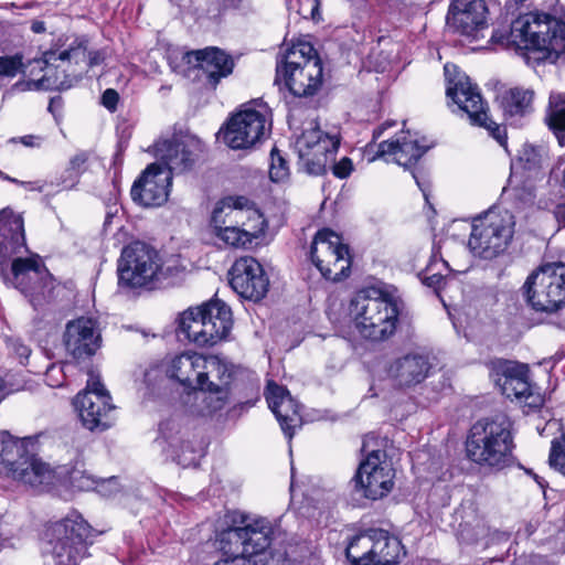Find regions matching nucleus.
<instances>
[{
	"mask_svg": "<svg viewBox=\"0 0 565 565\" xmlns=\"http://www.w3.org/2000/svg\"><path fill=\"white\" fill-rule=\"evenodd\" d=\"M24 221L10 207L0 211V276L7 286L18 289L33 309L44 311L53 299L54 278L36 254L29 257Z\"/></svg>",
	"mask_w": 565,
	"mask_h": 565,
	"instance_id": "nucleus-1",
	"label": "nucleus"
},
{
	"mask_svg": "<svg viewBox=\"0 0 565 565\" xmlns=\"http://www.w3.org/2000/svg\"><path fill=\"white\" fill-rule=\"evenodd\" d=\"M231 398L236 403L228 408L227 416L243 413L259 399V385L256 380L244 376L242 370L228 359L220 355H205L198 388L190 413L199 417H212L221 412Z\"/></svg>",
	"mask_w": 565,
	"mask_h": 565,
	"instance_id": "nucleus-2",
	"label": "nucleus"
},
{
	"mask_svg": "<svg viewBox=\"0 0 565 565\" xmlns=\"http://www.w3.org/2000/svg\"><path fill=\"white\" fill-rule=\"evenodd\" d=\"M33 445L25 439H10L2 443L0 468L13 480L34 491H49L56 479L72 489L90 491L102 488L105 483L117 484V478L97 479L84 468L82 455L76 452L73 463H65L52 470L39 459L29 447Z\"/></svg>",
	"mask_w": 565,
	"mask_h": 565,
	"instance_id": "nucleus-3",
	"label": "nucleus"
},
{
	"mask_svg": "<svg viewBox=\"0 0 565 565\" xmlns=\"http://www.w3.org/2000/svg\"><path fill=\"white\" fill-rule=\"evenodd\" d=\"M508 43L527 65L555 63L565 56V21L547 13H526L512 22Z\"/></svg>",
	"mask_w": 565,
	"mask_h": 565,
	"instance_id": "nucleus-4",
	"label": "nucleus"
},
{
	"mask_svg": "<svg viewBox=\"0 0 565 565\" xmlns=\"http://www.w3.org/2000/svg\"><path fill=\"white\" fill-rule=\"evenodd\" d=\"M117 271L120 286L152 290L181 284L185 268L178 259L161 262L154 248L137 241L124 247Z\"/></svg>",
	"mask_w": 565,
	"mask_h": 565,
	"instance_id": "nucleus-5",
	"label": "nucleus"
},
{
	"mask_svg": "<svg viewBox=\"0 0 565 565\" xmlns=\"http://www.w3.org/2000/svg\"><path fill=\"white\" fill-rule=\"evenodd\" d=\"M467 458L489 471H501L513 465L515 448L511 423L497 416L477 420L469 429L466 443Z\"/></svg>",
	"mask_w": 565,
	"mask_h": 565,
	"instance_id": "nucleus-6",
	"label": "nucleus"
},
{
	"mask_svg": "<svg viewBox=\"0 0 565 565\" xmlns=\"http://www.w3.org/2000/svg\"><path fill=\"white\" fill-rule=\"evenodd\" d=\"M233 327L231 308L220 299H212L200 307L189 308L177 319L179 341L198 347H213L225 340Z\"/></svg>",
	"mask_w": 565,
	"mask_h": 565,
	"instance_id": "nucleus-7",
	"label": "nucleus"
},
{
	"mask_svg": "<svg viewBox=\"0 0 565 565\" xmlns=\"http://www.w3.org/2000/svg\"><path fill=\"white\" fill-rule=\"evenodd\" d=\"M364 459L360 462L353 478L348 483L344 497L348 504L363 507L365 500L385 497L394 486L395 471L384 449H370V440L362 445Z\"/></svg>",
	"mask_w": 565,
	"mask_h": 565,
	"instance_id": "nucleus-8",
	"label": "nucleus"
},
{
	"mask_svg": "<svg viewBox=\"0 0 565 565\" xmlns=\"http://www.w3.org/2000/svg\"><path fill=\"white\" fill-rule=\"evenodd\" d=\"M339 145L338 134H324L316 121H310L296 141L303 172L319 177L332 169L334 177H349L353 171L352 160L343 157L339 162L334 161Z\"/></svg>",
	"mask_w": 565,
	"mask_h": 565,
	"instance_id": "nucleus-9",
	"label": "nucleus"
},
{
	"mask_svg": "<svg viewBox=\"0 0 565 565\" xmlns=\"http://www.w3.org/2000/svg\"><path fill=\"white\" fill-rule=\"evenodd\" d=\"M98 534L77 511L50 523L44 535L51 545L52 565H77L89 556L88 547Z\"/></svg>",
	"mask_w": 565,
	"mask_h": 565,
	"instance_id": "nucleus-10",
	"label": "nucleus"
},
{
	"mask_svg": "<svg viewBox=\"0 0 565 565\" xmlns=\"http://www.w3.org/2000/svg\"><path fill=\"white\" fill-rule=\"evenodd\" d=\"M446 95L465 113L471 125L483 127L500 146L507 147L505 129L492 121L488 116V105L482 98L479 87L455 64L444 66Z\"/></svg>",
	"mask_w": 565,
	"mask_h": 565,
	"instance_id": "nucleus-11",
	"label": "nucleus"
},
{
	"mask_svg": "<svg viewBox=\"0 0 565 565\" xmlns=\"http://www.w3.org/2000/svg\"><path fill=\"white\" fill-rule=\"evenodd\" d=\"M360 334L371 341H384L396 331L399 303L386 295L372 297L369 291H360L350 303Z\"/></svg>",
	"mask_w": 565,
	"mask_h": 565,
	"instance_id": "nucleus-12",
	"label": "nucleus"
},
{
	"mask_svg": "<svg viewBox=\"0 0 565 565\" xmlns=\"http://www.w3.org/2000/svg\"><path fill=\"white\" fill-rule=\"evenodd\" d=\"M243 555L257 561L255 565H269L275 556H282L290 565H302L291 557L292 545L286 544L287 533L281 529L280 521L266 518L248 520L242 518Z\"/></svg>",
	"mask_w": 565,
	"mask_h": 565,
	"instance_id": "nucleus-13",
	"label": "nucleus"
},
{
	"mask_svg": "<svg viewBox=\"0 0 565 565\" xmlns=\"http://www.w3.org/2000/svg\"><path fill=\"white\" fill-rule=\"evenodd\" d=\"M514 216L508 210L491 207L473 218L468 241L470 252L493 259L509 246L514 234Z\"/></svg>",
	"mask_w": 565,
	"mask_h": 565,
	"instance_id": "nucleus-14",
	"label": "nucleus"
},
{
	"mask_svg": "<svg viewBox=\"0 0 565 565\" xmlns=\"http://www.w3.org/2000/svg\"><path fill=\"white\" fill-rule=\"evenodd\" d=\"M271 117V109L262 98L249 100L230 117L220 135L230 148L248 149L269 135Z\"/></svg>",
	"mask_w": 565,
	"mask_h": 565,
	"instance_id": "nucleus-15",
	"label": "nucleus"
},
{
	"mask_svg": "<svg viewBox=\"0 0 565 565\" xmlns=\"http://www.w3.org/2000/svg\"><path fill=\"white\" fill-rule=\"evenodd\" d=\"M404 546L383 529H369L347 537L345 557L351 565H396Z\"/></svg>",
	"mask_w": 565,
	"mask_h": 565,
	"instance_id": "nucleus-16",
	"label": "nucleus"
},
{
	"mask_svg": "<svg viewBox=\"0 0 565 565\" xmlns=\"http://www.w3.org/2000/svg\"><path fill=\"white\" fill-rule=\"evenodd\" d=\"M521 290L525 302L534 311L557 312L565 307V264L541 266L527 276Z\"/></svg>",
	"mask_w": 565,
	"mask_h": 565,
	"instance_id": "nucleus-17",
	"label": "nucleus"
},
{
	"mask_svg": "<svg viewBox=\"0 0 565 565\" xmlns=\"http://www.w3.org/2000/svg\"><path fill=\"white\" fill-rule=\"evenodd\" d=\"M309 258L326 280L341 281L350 274L349 246L330 228L319 230L310 245Z\"/></svg>",
	"mask_w": 565,
	"mask_h": 565,
	"instance_id": "nucleus-18",
	"label": "nucleus"
},
{
	"mask_svg": "<svg viewBox=\"0 0 565 565\" xmlns=\"http://www.w3.org/2000/svg\"><path fill=\"white\" fill-rule=\"evenodd\" d=\"M199 146V141L192 138L157 141L153 145L157 161L148 164L139 177H174L188 172L196 160Z\"/></svg>",
	"mask_w": 565,
	"mask_h": 565,
	"instance_id": "nucleus-19",
	"label": "nucleus"
},
{
	"mask_svg": "<svg viewBox=\"0 0 565 565\" xmlns=\"http://www.w3.org/2000/svg\"><path fill=\"white\" fill-rule=\"evenodd\" d=\"M110 395L98 377H90L86 390L74 398V407L82 425L90 431H104L111 426L109 413L114 409Z\"/></svg>",
	"mask_w": 565,
	"mask_h": 565,
	"instance_id": "nucleus-20",
	"label": "nucleus"
},
{
	"mask_svg": "<svg viewBox=\"0 0 565 565\" xmlns=\"http://www.w3.org/2000/svg\"><path fill=\"white\" fill-rule=\"evenodd\" d=\"M230 285L243 299L260 301L269 290V278L262 264L254 257L236 259L230 269Z\"/></svg>",
	"mask_w": 565,
	"mask_h": 565,
	"instance_id": "nucleus-21",
	"label": "nucleus"
},
{
	"mask_svg": "<svg viewBox=\"0 0 565 565\" xmlns=\"http://www.w3.org/2000/svg\"><path fill=\"white\" fill-rule=\"evenodd\" d=\"M63 344L73 359H90L102 344L97 320L79 317L68 321L63 333Z\"/></svg>",
	"mask_w": 565,
	"mask_h": 565,
	"instance_id": "nucleus-22",
	"label": "nucleus"
},
{
	"mask_svg": "<svg viewBox=\"0 0 565 565\" xmlns=\"http://www.w3.org/2000/svg\"><path fill=\"white\" fill-rule=\"evenodd\" d=\"M322 79L320 60H307L298 67H276L275 83L284 84L289 92L298 97L313 95Z\"/></svg>",
	"mask_w": 565,
	"mask_h": 565,
	"instance_id": "nucleus-23",
	"label": "nucleus"
},
{
	"mask_svg": "<svg viewBox=\"0 0 565 565\" xmlns=\"http://www.w3.org/2000/svg\"><path fill=\"white\" fill-rule=\"evenodd\" d=\"M487 15L484 0H454L449 7L447 23L461 34L476 39L488 26Z\"/></svg>",
	"mask_w": 565,
	"mask_h": 565,
	"instance_id": "nucleus-24",
	"label": "nucleus"
},
{
	"mask_svg": "<svg viewBox=\"0 0 565 565\" xmlns=\"http://www.w3.org/2000/svg\"><path fill=\"white\" fill-rule=\"evenodd\" d=\"M268 407L275 415L280 428L288 440L295 435V428L300 423V406L289 391L274 381H268L265 391Z\"/></svg>",
	"mask_w": 565,
	"mask_h": 565,
	"instance_id": "nucleus-25",
	"label": "nucleus"
},
{
	"mask_svg": "<svg viewBox=\"0 0 565 565\" xmlns=\"http://www.w3.org/2000/svg\"><path fill=\"white\" fill-rule=\"evenodd\" d=\"M431 369L428 354L409 353L392 362L387 374L395 386L404 388L422 383L429 376Z\"/></svg>",
	"mask_w": 565,
	"mask_h": 565,
	"instance_id": "nucleus-26",
	"label": "nucleus"
},
{
	"mask_svg": "<svg viewBox=\"0 0 565 565\" xmlns=\"http://www.w3.org/2000/svg\"><path fill=\"white\" fill-rule=\"evenodd\" d=\"M186 57L189 63L196 62V66L203 72L213 88L222 78L230 76L235 66L233 57L215 46L192 51L186 54Z\"/></svg>",
	"mask_w": 565,
	"mask_h": 565,
	"instance_id": "nucleus-27",
	"label": "nucleus"
},
{
	"mask_svg": "<svg viewBox=\"0 0 565 565\" xmlns=\"http://www.w3.org/2000/svg\"><path fill=\"white\" fill-rule=\"evenodd\" d=\"M494 370L499 376L495 382L508 398L527 399L532 396L526 364L498 360L494 362Z\"/></svg>",
	"mask_w": 565,
	"mask_h": 565,
	"instance_id": "nucleus-28",
	"label": "nucleus"
},
{
	"mask_svg": "<svg viewBox=\"0 0 565 565\" xmlns=\"http://www.w3.org/2000/svg\"><path fill=\"white\" fill-rule=\"evenodd\" d=\"M154 445L162 454L173 459L180 458L186 451L198 454V457H202L206 446L201 441L198 448H193L189 441H185L183 439L181 422L175 417L167 418L159 424Z\"/></svg>",
	"mask_w": 565,
	"mask_h": 565,
	"instance_id": "nucleus-29",
	"label": "nucleus"
},
{
	"mask_svg": "<svg viewBox=\"0 0 565 565\" xmlns=\"http://www.w3.org/2000/svg\"><path fill=\"white\" fill-rule=\"evenodd\" d=\"M429 149V146L418 143V140L402 136L391 141H383L379 146L377 154L387 162H395L414 174L413 168Z\"/></svg>",
	"mask_w": 565,
	"mask_h": 565,
	"instance_id": "nucleus-30",
	"label": "nucleus"
},
{
	"mask_svg": "<svg viewBox=\"0 0 565 565\" xmlns=\"http://www.w3.org/2000/svg\"><path fill=\"white\" fill-rule=\"evenodd\" d=\"M205 355L195 352H184L174 356L167 370L169 377L179 382L194 399L198 388V375L201 373Z\"/></svg>",
	"mask_w": 565,
	"mask_h": 565,
	"instance_id": "nucleus-31",
	"label": "nucleus"
},
{
	"mask_svg": "<svg viewBox=\"0 0 565 565\" xmlns=\"http://www.w3.org/2000/svg\"><path fill=\"white\" fill-rule=\"evenodd\" d=\"M173 179H136L131 186V199L145 206H160L167 202Z\"/></svg>",
	"mask_w": 565,
	"mask_h": 565,
	"instance_id": "nucleus-32",
	"label": "nucleus"
},
{
	"mask_svg": "<svg viewBox=\"0 0 565 565\" xmlns=\"http://www.w3.org/2000/svg\"><path fill=\"white\" fill-rule=\"evenodd\" d=\"M53 61H57L56 51H47L41 58H36L32 62L30 74L33 75L35 68L43 72L44 74L40 78H30L18 81L13 86V92H28V90H52L54 87L62 86V82L56 77L51 76L49 73L54 71L52 64Z\"/></svg>",
	"mask_w": 565,
	"mask_h": 565,
	"instance_id": "nucleus-33",
	"label": "nucleus"
},
{
	"mask_svg": "<svg viewBox=\"0 0 565 565\" xmlns=\"http://www.w3.org/2000/svg\"><path fill=\"white\" fill-rule=\"evenodd\" d=\"M105 60L103 51H88L87 40L85 38H76L67 49L57 52V61L62 64L74 63L79 66V75L89 67L99 65Z\"/></svg>",
	"mask_w": 565,
	"mask_h": 565,
	"instance_id": "nucleus-34",
	"label": "nucleus"
},
{
	"mask_svg": "<svg viewBox=\"0 0 565 565\" xmlns=\"http://www.w3.org/2000/svg\"><path fill=\"white\" fill-rule=\"evenodd\" d=\"M100 186L105 188L106 192H99L97 195L103 200L106 206L105 220L103 223V232L105 234L113 231V225L116 223V228L120 227V221L118 217V212L120 210V205L118 203L120 188L119 180L120 179H99Z\"/></svg>",
	"mask_w": 565,
	"mask_h": 565,
	"instance_id": "nucleus-35",
	"label": "nucleus"
},
{
	"mask_svg": "<svg viewBox=\"0 0 565 565\" xmlns=\"http://www.w3.org/2000/svg\"><path fill=\"white\" fill-rule=\"evenodd\" d=\"M534 93L530 89L510 88L500 97L501 107L509 117L524 116L532 110Z\"/></svg>",
	"mask_w": 565,
	"mask_h": 565,
	"instance_id": "nucleus-36",
	"label": "nucleus"
},
{
	"mask_svg": "<svg viewBox=\"0 0 565 565\" xmlns=\"http://www.w3.org/2000/svg\"><path fill=\"white\" fill-rule=\"evenodd\" d=\"M502 196L515 209L522 210L534 204V186L530 183V179H508V184L502 190Z\"/></svg>",
	"mask_w": 565,
	"mask_h": 565,
	"instance_id": "nucleus-37",
	"label": "nucleus"
},
{
	"mask_svg": "<svg viewBox=\"0 0 565 565\" xmlns=\"http://www.w3.org/2000/svg\"><path fill=\"white\" fill-rule=\"evenodd\" d=\"M561 146L565 145V93H552L546 116Z\"/></svg>",
	"mask_w": 565,
	"mask_h": 565,
	"instance_id": "nucleus-38",
	"label": "nucleus"
},
{
	"mask_svg": "<svg viewBox=\"0 0 565 565\" xmlns=\"http://www.w3.org/2000/svg\"><path fill=\"white\" fill-rule=\"evenodd\" d=\"M242 525L228 526L217 533L215 545L222 554L230 558L234 555H243Z\"/></svg>",
	"mask_w": 565,
	"mask_h": 565,
	"instance_id": "nucleus-39",
	"label": "nucleus"
},
{
	"mask_svg": "<svg viewBox=\"0 0 565 565\" xmlns=\"http://www.w3.org/2000/svg\"><path fill=\"white\" fill-rule=\"evenodd\" d=\"M14 182L22 189L28 192H39L43 193L44 196H53L62 190H68L75 186V184L67 183V181H72L73 179H55L56 184L53 181H47L46 179H34V180H20V179H9Z\"/></svg>",
	"mask_w": 565,
	"mask_h": 565,
	"instance_id": "nucleus-40",
	"label": "nucleus"
},
{
	"mask_svg": "<svg viewBox=\"0 0 565 565\" xmlns=\"http://www.w3.org/2000/svg\"><path fill=\"white\" fill-rule=\"evenodd\" d=\"M213 233L226 246L235 248H246L250 246L254 239L258 238L259 236V234L256 232H248L232 224L225 225L224 227L218 228Z\"/></svg>",
	"mask_w": 565,
	"mask_h": 565,
	"instance_id": "nucleus-41",
	"label": "nucleus"
},
{
	"mask_svg": "<svg viewBox=\"0 0 565 565\" xmlns=\"http://www.w3.org/2000/svg\"><path fill=\"white\" fill-rule=\"evenodd\" d=\"M307 60H320L315 47L308 42L294 44L282 55L281 61L277 62L276 67H298L305 64Z\"/></svg>",
	"mask_w": 565,
	"mask_h": 565,
	"instance_id": "nucleus-42",
	"label": "nucleus"
},
{
	"mask_svg": "<svg viewBox=\"0 0 565 565\" xmlns=\"http://www.w3.org/2000/svg\"><path fill=\"white\" fill-rule=\"evenodd\" d=\"M542 149H537L530 145H524L519 151L518 159L512 163V169L520 166L527 172H536L543 160Z\"/></svg>",
	"mask_w": 565,
	"mask_h": 565,
	"instance_id": "nucleus-43",
	"label": "nucleus"
},
{
	"mask_svg": "<svg viewBox=\"0 0 565 565\" xmlns=\"http://www.w3.org/2000/svg\"><path fill=\"white\" fill-rule=\"evenodd\" d=\"M548 462L552 468L565 476V434L559 440L552 441Z\"/></svg>",
	"mask_w": 565,
	"mask_h": 565,
	"instance_id": "nucleus-44",
	"label": "nucleus"
},
{
	"mask_svg": "<svg viewBox=\"0 0 565 565\" xmlns=\"http://www.w3.org/2000/svg\"><path fill=\"white\" fill-rule=\"evenodd\" d=\"M257 561L248 559L246 555H234V557H225L216 561L213 565H255ZM269 565H290L288 559L282 556H275L269 562Z\"/></svg>",
	"mask_w": 565,
	"mask_h": 565,
	"instance_id": "nucleus-45",
	"label": "nucleus"
},
{
	"mask_svg": "<svg viewBox=\"0 0 565 565\" xmlns=\"http://www.w3.org/2000/svg\"><path fill=\"white\" fill-rule=\"evenodd\" d=\"M58 61H53V68L54 71L52 73H49L51 76L56 77L60 82H62V86L54 87L52 90H62L67 89L72 87L74 82H77L79 78V74H75V71L72 72V74H67L66 68H62L60 71L61 64H56Z\"/></svg>",
	"mask_w": 565,
	"mask_h": 565,
	"instance_id": "nucleus-46",
	"label": "nucleus"
},
{
	"mask_svg": "<svg viewBox=\"0 0 565 565\" xmlns=\"http://www.w3.org/2000/svg\"><path fill=\"white\" fill-rule=\"evenodd\" d=\"M288 174L289 169L287 167L286 159L277 149L274 148L270 152V166L268 177H287Z\"/></svg>",
	"mask_w": 565,
	"mask_h": 565,
	"instance_id": "nucleus-47",
	"label": "nucleus"
},
{
	"mask_svg": "<svg viewBox=\"0 0 565 565\" xmlns=\"http://www.w3.org/2000/svg\"><path fill=\"white\" fill-rule=\"evenodd\" d=\"M226 213H228V206L226 203H223V199H221L215 204L210 218V225L213 227V232L227 225V218L231 216H227Z\"/></svg>",
	"mask_w": 565,
	"mask_h": 565,
	"instance_id": "nucleus-48",
	"label": "nucleus"
},
{
	"mask_svg": "<svg viewBox=\"0 0 565 565\" xmlns=\"http://www.w3.org/2000/svg\"><path fill=\"white\" fill-rule=\"evenodd\" d=\"M449 270H444L441 268H437L431 271H428V269H424L419 274V278L425 286L438 290L446 278V273Z\"/></svg>",
	"mask_w": 565,
	"mask_h": 565,
	"instance_id": "nucleus-49",
	"label": "nucleus"
},
{
	"mask_svg": "<svg viewBox=\"0 0 565 565\" xmlns=\"http://www.w3.org/2000/svg\"><path fill=\"white\" fill-rule=\"evenodd\" d=\"M92 163L90 156L87 152H78L71 159L70 169L73 173L84 174L93 172V170L88 169Z\"/></svg>",
	"mask_w": 565,
	"mask_h": 565,
	"instance_id": "nucleus-50",
	"label": "nucleus"
},
{
	"mask_svg": "<svg viewBox=\"0 0 565 565\" xmlns=\"http://www.w3.org/2000/svg\"><path fill=\"white\" fill-rule=\"evenodd\" d=\"M223 203H226L228 206V213H226L227 216H232L234 210H245L250 209L254 205V202L250 201L245 195H228L223 198Z\"/></svg>",
	"mask_w": 565,
	"mask_h": 565,
	"instance_id": "nucleus-51",
	"label": "nucleus"
},
{
	"mask_svg": "<svg viewBox=\"0 0 565 565\" xmlns=\"http://www.w3.org/2000/svg\"><path fill=\"white\" fill-rule=\"evenodd\" d=\"M45 381L51 387H60L65 382L64 367L62 365L52 363L46 369Z\"/></svg>",
	"mask_w": 565,
	"mask_h": 565,
	"instance_id": "nucleus-52",
	"label": "nucleus"
},
{
	"mask_svg": "<svg viewBox=\"0 0 565 565\" xmlns=\"http://www.w3.org/2000/svg\"><path fill=\"white\" fill-rule=\"evenodd\" d=\"M437 268H441L444 270H449L448 263L443 258L440 247L433 246L431 256L430 259L426 266L425 269H428V271L435 270Z\"/></svg>",
	"mask_w": 565,
	"mask_h": 565,
	"instance_id": "nucleus-53",
	"label": "nucleus"
},
{
	"mask_svg": "<svg viewBox=\"0 0 565 565\" xmlns=\"http://www.w3.org/2000/svg\"><path fill=\"white\" fill-rule=\"evenodd\" d=\"M23 388L21 385H15L11 380L0 376V403L10 394L19 392Z\"/></svg>",
	"mask_w": 565,
	"mask_h": 565,
	"instance_id": "nucleus-54",
	"label": "nucleus"
},
{
	"mask_svg": "<svg viewBox=\"0 0 565 565\" xmlns=\"http://www.w3.org/2000/svg\"><path fill=\"white\" fill-rule=\"evenodd\" d=\"M119 102V95L115 89L108 88L102 96V104L110 111H115Z\"/></svg>",
	"mask_w": 565,
	"mask_h": 565,
	"instance_id": "nucleus-55",
	"label": "nucleus"
},
{
	"mask_svg": "<svg viewBox=\"0 0 565 565\" xmlns=\"http://www.w3.org/2000/svg\"><path fill=\"white\" fill-rule=\"evenodd\" d=\"M415 182H416L417 186L419 188V190L422 191L426 204L429 205V207L431 210H434L433 205L429 202V196H430V179H419V178H416Z\"/></svg>",
	"mask_w": 565,
	"mask_h": 565,
	"instance_id": "nucleus-56",
	"label": "nucleus"
},
{
	"mask_svg": "<svg viewBox=\"0 0 565 565\" xmlns=\"http://www.w3.org/2000/svg\"><path fill=\"white\" fill-rule=\"evenodd\" d=\"M559 181V179H555ZM561 186L565 190V179H561ZM554 215L558 223H562L565 226V203H559L554 209Z\"/></svg>",
	"mask_w": 565,
	"mask_h": 565,
	"instance_id": "nucleus-57",
	"label": "nucleus"
},
{
	"mask_svg": "<svg viewBox=\"0 0 565 565\" xmlns=\"http://www.w3.org/2000/svg\"><path fill=\"white\" fill-rule=\"evenodd\" d=\"M41 137L34 135H28L19 138V141L30 148L40 147L41 146Z\"/></svg>",
	"mask_w": 565,
	"mask_h": 565,
	"instance_id": "nucleus-58",
	"label": "nucleus"
},
{
	"mask_svg": "<svg viewBox=\"0 0 565 565\" xmlns=\"http://www.w3.org/2000/svg\"><path fill=\"white\" fill-rule=\"evenodd\" d=\"M62 107V98L61 97H53L51 98L49 103V111L52 114H55L56 110H58Z\"/></svg>",
	"mask_w": 565,
	"mask_h": 565,
	"instance_id": "nucleus-59",
	"label": "nucleus"
},
{
	"mask_svg": "<svg viewBox=\"0 0 565 565\" xmlns=\"http://www.w3.org/2000/svg\"><path fill=\"white\" fill-rule=\"evenodd\" d=\"M31 30L34 32V33H43L45 31V24L44 22L42 21H32L31 23Z\"/></svg>",
	"mask_w": 565,
	"mask_h": 565,
	"instance_id": "nucleus-60",
	"label": "nucleus"
},
{
	"mask_svg": "<svg viewBox=\"0 0 565 565\" xmlns=\"http://www.w3.org/2000/svg\"><path fill=\"white\" fill-rule=\"evenodd\" d=\"M553 172H555V173H556V172H561V173H563V177H565V157H564V158H562V159L558 161V163H557V166L555 167V169L553 170Z\"/></svg>",
	"mask_w": 565,
	"mask_h": 565,
	"instance_id": "nucleus-61",
	"label": "nucleus"
},
{
	"mask_svg": "<svg viewBox=\"0 0 565 565\" xmlns=\"http://www.w3.org/2000/svg\"><path fill=\"white\" fill-rule=\"evenodd\" d=\"M319 15V2L317 0L313 1V7L311 10V18L317 20Z\"/></svg>",
	"mask_w": 565,
	"mask_h": 565,
	"instance_id": "nucleus-62",
	"label": "nucleus"
},
{
	"mask_svg": "<svg viewBox=\"0 0 565 565\" xmlns=\"http://www.w3.org/2000/svg\"><path fill=\"white\" fill-rule=\"evenodd\" d=\"M18 353L20 356H25L28 358L29 354H30V349L25 345H20L19 349H18Z\"/></svg>",
	"mask_w": 565,
	"mask_h": 565,
	"instance_id": "nucleus-63",
	"label": "nucleus"
},
{
	"mask_svg": "<svg viewBox=\"0 0 565 565\" xmlns=\"http://www.w3.org/2000/svg\"><path fill=\"white\" fill-rule=\"evenodd\" d=\"M449 499H450L449 492L445 488V497L443 498V503L441 504L443 505H447L449 503Z\"/></svg>",
	"mask_w": 565,
	"mask_h": 565,
	"instance_id": "nucleus-64",
	"label": "nucleus"
}]
</instances>
